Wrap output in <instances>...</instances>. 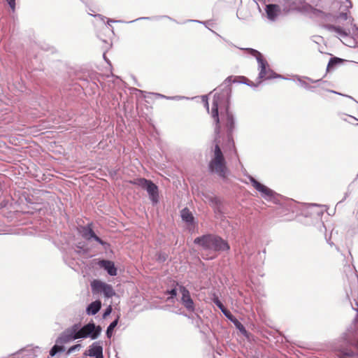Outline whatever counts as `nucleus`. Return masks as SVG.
<instances>
[{"label": "nucleus", "instance_id": "f257e3e1", "mask_svg": "<svg viewBox=\"0 0 358 358\" xmlns=\"http://www.w3.org/2000/svg\"><path fill=\"white\" fill-rule=\"evenodd\" d=\"M77 325H74L71 329H67L57 340V343H65L72 339H78L90 336L92 339H96L101 332L100 326L96 327L94 323H88L77 331Z\"/></svg>", "mask_w": 358, "mask_h": 358}, {"label": "nucleus", "instance_id": "f03ea898", "mask_svg": "<svg viewBox=\"0 0 358 358\" xmlns=\"http://www.w3.org/2000/svg\"><path fill=\"white\" fill-rule=\"evenodd\" d=\"M208 169L210 172L217 174L223 179L227 178V162L219 145V142H217L215 145L211 159L208 163Z\"/></svg>", "mask_w": 358, "mask_h": 358}, {"label": "nucleus", "instance_id": "7ed1b4c3", "mask_svg": "<svg viewBox=\"0 0 358 358\" xmlns=\"http://www.w3.org/2000/svg\"><path fill=\"white\" fill-rule=\"evenodd\" d=\"M194 243L198 244L204 250L214 252L227 251L230 247L227 242L222 238L213 235L208 234L197 237L194 239Z\"/></svg>", "mask_w": 358, "mask_h": 358}, {"label": "nucleus", "instance_id": "20e7f679", "mask_svg": "<svg viewBox=\"0 0 358 358\" xmlns=\"http://www.w3.org/2000/svg\"><path fill=\"white\" fill-rule=\"evenodd\" d=\"M94 292H102L107 298H111L115 294L113 287L110 285L103 282L100 280H94L91 284Z\"/></svg>", "mask_w": 358, "mask_h": 358}, {"label": "nucleus", "instance_id": "39448f33", "mask_svg": "<svg viewBox=\"0 0 358 358\" xmlns=\"http://www.w3.org/2000/svg\"><path fill=\"white\" fill-rule=\"evenodd\" d=\"M255 53L259 55L257 58L258 62L260 66L259 78L263 79H271L275 77V73L268 68L266 62L262 58V55L257 50H253Z\"/></svg>", "mask_w": 358, "mask_h": 358}, {"label": "nucleus", "instance_id": "423d86ee", "mask_svg": "<svg viewBox=\"0 0 358 358\" xmlns=\"http://www.w3.org/2000/svg\"><path fill=\"white\" fill-rule=\"evenodd\" d=\"M180 291L182 294V303L183 306L189 311H194V304L191 298L189 290L184 286H180Z\"/></svg>", "mask_w": 358, "mask_h": 358}, {"label": "nucleus", "instance_id": "0eeeda50", "mask_svg": "<svg viewBox=\"0 0 358 358\" xmlns=\"http://www.w3.org/2000/svg\"><path fill=\"white\" fill-rule=\"evenodd\" d=\"M82 236L86 240H90L91 238H94L96 241L99 243L101 245H104L105 242H103L99 237H98L94 231L90 227H83L80 231Z\"/></svg>", "mask_w": 358, "mask_h": 358}, {"label": "nucleus", "instance_id": "6e6552de", "mask_svg": "<svg viewBox=\"0 0 358 358\" xmlns=\"http://www.w3.org/2000/svg\"><path fill=\"white\" fill-rule=\"evenodd\" d=\"M145 189L147 190L152 201L155 203H157L159 197L157 186L149 180Z\"/></svg>", "mask_w": 358, "mask_h": 358}, {"label": "nucleus", "instance_id": "1a4fd4ad", "mask_svg": "<svg viewBox=\"0 0 358 358\" xmlns=\"http://www.w3.org/2000/svg\"><path fill=\"white\" fill-rule=\"evenodd\" d=\"M250 182H251L252 186L257 191H259V192H261L262 194H263L266 196H271L273 195V191L271 189H269L266 186L262 185V183L258 182L257 180H255L252 177H251L250 178Z\"/></svg>", "mask_w": 358, "mask_h": 358}, {"label": "nucleus", "instance_id": "9d476101", "mask_svg": "<svg viewBox=\"0 0 358 358\" xmlns=\"http://www.w3.org/2000/svg\"><path fill=\"white\" fill-rule=\"evenodd\" d=\"M88 355L91 357H95L96 358H103V348L99 343L95 342L90 346L88 350Z\"/></svg>", "mask_w": 358, "mask_h": 358}, {"label": "nucleus", "instance_id": "9b49d317", "mask_svg": "<svg viewBox=\"0 0 358 358\" xmlns=\"http://www.w3.org/2000/svg\"><path fill=\"white\" fill-rule=\"evenodd\" d=\"M266 12L268 19L273 20L280 13V7L275 4H269L266 6Z\"/></svg>", "mask_w": 358, "mask_h": 358}, {"label": "nucleus", "instance_id": "f8f14e48", "mask_svg": "<svg viewBox=\"0 0 358 358\" xmlns=\"http://www.w3.org/2000/svg\"><path fill=\"white\" fill-rule=\"evenodd\" d=\"M100 266L107 271L109 275H116L117 268L113 262L108 260H102L99 263Z\"/></svg>", "mask_w": 358, "mask_h": 358}, {"label": "nucleus", "instance_id": "ddd939ff", "mask_svg": "<svg viewBox=\"0 0 358 358\" xmlns=\"http://www.w3.org/2000/svg\"><path fill=\"white\" fill-rule=\"evenodd\" d=\"M212 117L214 118L216 127H215V132L218 134L220 133V119H219V113H218V105L216 101H213V107H212Z\"/></svg>", "mask_w": 358, "mask_h": 358}, {"label": "nucleus", "instance_id": "4468645a", "mask_svg": "<svg viewBox=\"0 0 358 358\" xmlns=\"http://www.w3.org/2000/svg\"><path fill=\"white\" fill-rule=\"evenodd\" d=\"M101 307V302L99 300L95 301L88 306L87 308V313L88 315H95L99 311Z\"/></svg>", "mask_w": 358, "mask_h": 358}, {"label": "nucleus", "instance_id": "2eb2a0df", "mask_svg": "<svg viewBox=\"0 0 358 358\" xmlns=\"http://www.w3.org/2000/svg\"><path fill=\"white\" fill-rule=\"evenodd\" d=\"M345 62L344 59L338 58V57H332L330 59L327 67V71H330L333 70L336 66L343 64Z\"/></svg>", "mask_w": 358, "mask_h": 358}, {"label": "nucleus", "instance_id": "dca6fc26", "mask_svg": "<svg viewBox=\"0 0 358 358\" xmlns=\"http://www.w3.org/2000/svg\"><path fill=\"white\" fill-rule=\"evenodd\" d=\"M181 217L182 219L187 223L192 224L194 222V217L192 213L187 208L181 210Z\"/></svg>", "mask_w": 358, "mask_h": 358}, {"label": "nucleus", "instance_id": "f3484780", "mask_svg": "<svg viewBox=\"0 0 358 358\" xmlns=\"http://www.w3.org/2000/svg\"><path fill=\"white\" fill-rule=\"evenodd\" d=\"M327 28L329 31H334L342 36H345L348 35L346 30L341 27H337V26L329 24V25L327 26Z\"/></svg>", "mask_w": 358, "mask_h": 358}, {"label": "nucleus", "instance_id": "a211bd4d", "mask_svg": "<svg viewBox=\"0 0 358 358\" xmlns=\"http://www.w3.org/2000/svg\"><path fill=\"white\" fill-rule=\"evenodd\" d=\"M59 343H57L56 345H55L52 349L50 351V355L51 357H54L57 353L59 352H64L65 350V348L63 345H59Z\"/></svg>", "mask_w": 358, "mask_h": 358}, {"label": "nucleus", "instance_id": "6ab92c4d", "mask_svg": "<svg viewBox=\"0 0 358 358\" xmlns=\"http://www.w3.org/2000/svg\"><path fill=\"white\" fill-rule=\"evenodd\" d=\"M226 126L229 130V132H231L234 127V119H233V116L228 113L227 114V123H226Z\"/></svg>", "mask_w": 358, "mask_h": 358}, {"label": "nucleus", "instance_id": "aec40b11", "mask_svg": "<svg viewBox=\"0 0 358 358\" xmlns=\"http://www.w3.org/2000/svg\"><path fill=\"white\" fill-rule=\"evenodd\" d=\"M148 182H149V180H146L145 178H138L133 181H130L131 183L138 185V186L143 187V189H145V187L147 185V184L148 183Z\"/></svg>", "mask_w": 358, "mask_h": 358}, {"label": "nucleus", "instance_id": "412c9836", "mask_svg": "<svg viewBox=\"0 0 358 358\" xmlns=\"http://www.w3.org/2000/svg\"><path fill=\"white\" fill-rule=\"evenodd\" d=\"M118 323V318L114 320L108 326L107 331H106V335L108 338H110L112 336L113 331L114 328L117 326Z\"/></svg>", "mask_w": 358, "mask_h": 358}, {"label": "nucleus", "instance_id": "4be33fe9", "mask_svg": "<svg viewBox=\"0 0 358 358\" xmlns=\"http://www.w3.org/2000/svg\"><path fill=\"white\" fill-rule=\"evenodd\" d=\"M213 301L214 302V303L221 310H222L224 309V308H225L224 306V305L222 304V303L220 301V299H218V297L217 296H214L213 299Z\"/></svg>", "mask_w": 358, "mask_h": 358}, {"label": "nucleus", "instance_id": "5701e85b", "mask_svg": "<svg viewBox=\"0 0 358 358\" xmlns=\"http://www.w3.org/2000/svg\"><path fill=\"white\" fill-rule=\"evenodd\" d=\"M222 312L224 313V315L228 318L231 321H234V316L232 315V314L230 313L229 310H228L226 308H224V309L222 310Z\"/></svg>", "mask_w": 358, "mask_h": 358}, {"label": "nucleus", "instance_id": "b1692460", "mask_svg": "<svg viewBox=\"0 0 358 358\" xmlns=\"http://www.w3.org/2000/svg\"><path fill=\"white\" fill-rule=\"evenodd\" d=\"M80 347V345H73V346H71V347L68 350L67 353H68V354H70V353L73 352V351H75L76 350L78 349Z\"/></svg>", "mask_w": 358, "mask_h": 358}, {"label": "nucleus", "instance_id": "393cba45", "mask_svg": "<svg viewBox=\"0 0 358 358\" xmlns=\"http://www.w3.org/2000/svg\"><path fill=\"white\" fill-rule=\"evenodd\" d=\"M6 1L9 4L11 9L14 10L15 7V0H6Z\"/></svg>", "mask_w": 358, "mask_h": 358}, {"label": "nucleus", "instance_id": "a878e982", "mask_svg": "<svg viewBox=\"0 0 358 358\" xmlns=\"http://www.w3.org/2000/svg\"><path fill=\"white\" fill-rule=\"evenodd\" d=\"M344 120L352 123V121H355L357 120V119L351 115H345V118H344Z\"/></svg>", "mask_w": 358, "mask_h": 358}, {"label": "nucleus", "instance_id": "bb28decb", "mask_svg": "<svg viewBox=\"0 0 358 358\" xmlns=\"http://www.w3.org/2000/svg\"><path fill=\"white\" fill-rule=\"evenodd\" d=\"M232 322L235 324V325H236L238 329H244V328H243V325H242V324H241V323H240V322H238L236 318H234V321H232Z\"/></svg>", "mask_w": 358, "mask_h": 358}, {"label": "nucleus", "instance_id": "cd10ccee", "mask_svg": "<svg viewBox=\"0 0 358 358\" xmlns=\"http://www.w3.org/2000/svg\"><path fill=\"white\" fill-rule=\"evenodd\" d=\"M168 293L171 294L172 297L177 295V291L176 289H172L171 291H169Z\"/></svg>", "mask_w": 358, "mask_h": 358}, {"label": "nucleus", "instance_id": "c85d7f7f", "mask_svg": "<svg viewBox=\"0 0 358 358\" xmlns=\"http://www.w3.org/2000/svg\"><path fill=\"white\" fill-rule=\"evenodd\" d=\"M111 308L109 307L105 312L104 315H103V317H106L107 315H109L111 312Z\"/></svg>", "mask_w": 358, "mask_h": 358}, {"label": "nucleus", "instance_id": "c756f323", "mask_svg": "<svg viewBox=\"0 0 358 358\" xmlns=\"http://www.w3.org/2000/svg\"><path fill=\"white\" fill-rule=\"evenodd\" d=\"M216 255H214L213 257H210V259H213Z\"/></svg>", "mask_w": 358, "mask_h": 358}, {"label": "nucleus", "instance_id": "7c9ffc66", "mask_svg": "<svg viewBox=\"0 0 358 358\" xmlns=\"http://www.w3.org/2000/svg\"><path fill=\"white\" fill-rule=\"evenodd\" d=\"M255 358H258V357H255Z\"/></svg>", "mask_w": 358, "mask_h": 358}]
</instances>
